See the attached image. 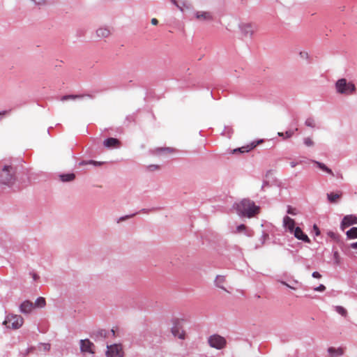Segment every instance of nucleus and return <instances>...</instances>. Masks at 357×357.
Masks as SVG:
<instances>
[{"mask_svg": "<svg viewBox=\"0 0 357 357\" xmlns=\"http://www.w3.org/2000/svg\"><path fill=\"white\" fill-rule=\"evenodd\" d=\"M238 215L252 218L257 215L260 212V207L255 205V202L249 199H243L234 205Z\"/></svg>", "mask_w": 357, "mask_h": 357, "instance_id": "1", "label": "nucleus"}, {"mask_svg": "<svg viewBox=\"0 0 357 357\" xmlns=\"http://www.w3.org/2000/svg\"><path fill=\"white\" fill-rule=\"evenodd\" d=\"M15 171L10 165H5L0 171V182L6 185H11L15 183Z\"/></svg>", "mask_w": 357, "mask_h": 357, "instance_id": "2", "label": "nucleus"}, {"mask_svg": "<svg viewBox=\"0 0 357 357\" xmlns=\"http://www.w3.org/2000/svg\"><path fill=\"white\" fill-rule=\"evenodd\" d=\"M335 87L337 93L341 94L349 95L356 91L355 85L351 82H347L344 78L338 79L335 84Z\"/></svg>", "mask_w": 357, "mask_h": 357, "instance_id": "3", "label": "nucleus"}, {"mask_svg": "<svg viewBox=\"0 0 357 357\" xmlns=\"http://www.w3.org/2000/svg\"><path fill=\"white\" fill-rule=\"evenodd\" d=\"M23 323L24 319L20 315L10 314L6 317L3 324L8 328L17 329L22 326Z\"/></svg>", "mask_w": 357, "mask_h": 357, "instance_id": "4", "label": "nucleus"}, {"mask_svg": "<svg viewBox=\"0 0 357 357\" xmlns=\"http://www.w3.org/2000/svg\"><path fill=\"white\" fill-rule=\"evenodd\" d=\"M106 355L107 357H123L124 352L122 345L120 344H114L107 346Z\"/></svg>", "mask_w": 357, "mask_h": 357, "instance_id": "5", "label": "nucleus"}, {"mask_svg": "<svg viewBox=\"0 0 357 357\" xmlns=\"http://www.w3.org/2000/svg\"><path fill=\"white\" fill-rule=\"evenodd\" d=\"M208 344L211 347L215 348L217 349H221L225 347L226 344L225 339L219 335H211L208 338Z\"/></svg>", "mask_w": 357, "mask_h": 357, "instance_id": "6", "label": "nucleus"}, {"mask_svg": "<svg viewBox=\"0 0 357 357\" xmlns=\"http://www.w3.org/2000/svg\"><path fill=\"white\" fill-rule=\"evenodd\" d=\"M241 29L244 36H252L257 31V27L254 24L245 23L241 24Z\"/></svg>", "mask_w": 357, "mask_h": 357, "instance_id": "7", "label": "nucleus"}, {"mask_svg": "<svg viewBox=\"0 0 357 357\" xmlns=\"http://www.w3.org/2000/svg\"><path fill=\"white\" fill-rule=\"evenodd\" d=\"M195 18L201 22H211L213 20V15L210 11H197Z\"/></svg>", "mask_w": 357, "mask_h": 357, "instance_id": "8", "label": "nucleus"}, {"mask_svg": "<svg viewBox=\"0 0 357 357\" xmlns=\"http://www.w3.org/2000/svg\"><path fill=\"white\" fill-rule=\"evenodd\" d=\"M172 333L174 336L178 337L179 339L185 338V332L183 330V327L180 322L178 321L174 322V326L172 328Z\"/></svg>", "mask_w": 357, "mask_h": 357, "instance_id": "9", "label": "nucleus"}, {"mask_svg": "<svg viewBox=\"0 0 357 357\" xmlns=\"http://www.w3.org/2000/svg\"><path fill=\"white\" fill-rule=\"evenodd\" d=\"M357 224V217L354 215H348L344 217L341 222V228L344 229L345 228Z\"/></svg>", "mask_w": 357, "mask_h": 357, "instance_id": "10", "label": "nucleus"}, {"mask_svg": "<svg viewBox=\"0 0 357 357\" xmlns=\"http://www.w3.org/2000/svg\"><path fill=\"white\" fill-rule=\"evenodd\" d=\"M80 347L82 352H89L93 354L94 351L93 348L94 347L93 344L89 340H82L80 341Z\"/></svg>", "mask_w": 357, "mask_h": 357, "instance_id": "11", "label": "nucleus"}, {"mask_svg": "<svg viewBox=\"0 0 357 357\" xmlns=\"http://www.w3.org/2000/svg\"><path fill=\"white\" fill-rule=\"evenodd\" d=\"M292 233L297 239L301 240L305 243H310V239L305 234L303 233L300 227H295Z\"/></svg>", "mask_w": 357, "mask_h": 357, "instance_id": "12", "label": "nucleus"}, {"mask_svg": "<svg viewBox=\"0 0 357 357\" xmlns=\"http://www.w3.org/2000/svg\"><path fill=\"white\" fill-rule=\"evenodd\" d=\"M283 224L284 227L288 229V230L292 233L294 229H295V221L289 216H285L283 218Z\"/></svg>", "mask_w": 357, "mask_h": 357, "instance_id": "13", "label": "nucleus"}, {"mask_svg": "<svg viewBox=\"0 0 357 357\" xmlns=\"http://www.w3.org/2000/svg\"><path fill=\"white\" fill-rule=\"evenodd\" d=\"M33 309V303L30 301H24L20 305V310L24 313H29Z\"/></svg>", "mask_w": 357, "mask_h": 357, "instance_id": "14", "label": "nucleus"}, {"mask_svg": "<svg viewBox=\"0 0 357 357\" xmlns=\"http://www.w3.org/2000/svg\"><path fill=\"white\" fill-rule=\"evenodd\" d=\"M119 141L117 139L113 137L108 138L104 142V145L109 148L116 147L119 145Z\"/></svg>", "mask_w": 357, "mask_h": 357, "instance_id": "15", "label": "nucleus"}, {"mask_svg": "<svg viewBox=\"0 0 357 357\" xmlns=\"http://www.w3.org/2000/svg\"><path fill=\"white\" fill-rule=\"evenodd\" d=\"M96 33L99 38H107L110 36L111 31L107 28L101 27L96 31Z\"/></svg>", "mask_w": 357, "mask_h": 357, "instance_id": "16", "label": "nucleus"}, {"mask_svg": "<svg viewBox=\"0 0 357 357\" xmlns=\"http://www.w3.org/2000/svg\"><path fill=\"white\" fill-rule=\"evenodd\" d=\"M255 147H256V144H255V142H252V143H251L249 145L242 146V147L238 148L237 149H234V153H236V152L246 153V152H248V151H251Z\"/></svg>", "mask_w": 357, "mask_h": 357, "instance_id": "17", "label": "nucleus"}, {"mask_svg": "<svg viewBox=\"0 0 357 357\" xmlns=\"http://www.w3.org/2000/svg\"><path fill=\"white\" fill-rule=\"evenodd\" d=\"M341 197H342L341 192H336V193L331 192V193L327 194L328 199L331 203L337 202V199H339Z\"/></svg>", "mask_w": 357, "mask_h": 357, "instance_id": "18", "label": "nucleus"}, {"mask_svg": "<svg viewBox=\"0 0 357 357\" xmlns=\"http://www.w3.org/2000/svg\"><path fill=\"white\" fill-rule=\"evenodd\" d=\"M225 281H226V280H225V276H223V275H217V277L215 278V284L217 285V287H218L219 288H221V289H224L225 291H226V289L223 287V284L225 282Z\"/></svg>", "mask_w": 357, "mask_h": 357, "instance_id": "19", "label": "nucleus"}, {"mask_svg": "<svg viewBox=\"0 0 357 357\" xmlns=\"http://www.w3.org/2000/svg\"><path fill=\"white\" fill-rule=\"evenodd\" d=\"M246 232L248 236H252L253 235V231L250 230L248 231L247 227L242 224L236 227V233Z\"/></svg>", "mask_w": 357, "mask_h": 357, "instance_id": "20", "label": "nucleus"}, {"mask_svg": "<svg viewBox=\"0 0 357 357\" xmlns=\"http://www.w3.org/2000/svg\"><path fill=\"white\" fill-rule=\"evenodd\" d=\"M75 175L73 173L60 175V178L63 182L72 181L75 179Z\"/></svg>", "mask_w": 357, "mask_h": 357, "instance_id": "21", "label": "nucleus"}, {"mask_svg": "<svg viewBox=\"0 0 357 357\" xmlns=\"http://www.w3.org/2000/svg\"><path fill=\"white\" fill-rule=\"evenodd\" d=\"M85 96L84 95H66L63 96L61 98V101H66L69 100H76L78 98H82Z\"/></svg>", "mask_w": 357, "mask_h": 357, "instance_id": "22", "label": "nucleus"}, {"mask_svg": "<svg viewBox=\"0 0 357 357\" xmlns=\"http://www.w3.org/2000/svg\"><path fill=\"white\" fill-rule=\"evenodd\" d=\"M347 236L349 238H357V227H352L347 231Z\"/></svg>", "mask_w": 357, "mask_h": 357, "instance_id": "23", "label": "nucleus"}, {"mask_svg": "<svg viewBox=\"0 0 357 357\" xmlns=\"http://www.w3.org/2000/svg\"><path fill=\"white\" fill-rule=\"evenodd\" d=\"M315 163L317 164V167H319L323 171H325L327 173H328V174H331L333 176L334 175L333 172H332V170L331 169H329L328 167H327L324 164L321 163V162H317V161H315Z\"/></svg>", "mask_w": 357, "mask_h": 357, "instance_id": "24", "label": "nucleus"}, {"mask_svg": "<svg viewBox=\"0 0 357 357\" xmlns=\"http://www.w3.org/2000/svg\"><path fill=\"white\" fill-rule=\"evenodd\" d=\"M328 351L331 354H337L339 356L342 355L344 353V351L342 348L335 349L333 347H329Z\"/></svg>", "mask_w": 357, "mask_h": 357, "instance_id": "25", "label": "nucleus"}, {"mask_svg": "<svg viewBox=\"0 0 357 357\" xmlns=\"http://www.w3.org/2000/svg\"><path fill=\"white\" fill-rule=\"evenodd\" d=\"M46 304L45 299L43 297H39L35 302V305L38 307H43Z\"/></svg>", "mask_w": 357, "mask_h": 357, "instance_id": "26", "label": "nucleus"}, {"mask_svg": "<svg viewBox=\"0 0 357 357\" xmlns=\"http://www.w3.org/2000/svg\"><path fill=\"white\" fill-rule=\"evenodd\" d=\"M335 310L338 314H341L342 317H346L347 316V311L342 306H336Z\"/></svg>", "mask_w": 357, "mask_h": 357, "instance_id": "27", "label": "nucleus"}, {"mask_svg": "<svg viewBox=\"0 0 357 357\" xmlns=\"http://www.w3.org/2000/svg\"><path fill=\"white\" fill-rule=\"evenodd\" d=\"M333 258H334V261H335L334 263L335 265L339 266L341 264V262H342L341 257L337 251L334 252Z\"/></svg>", "mask_w": 357, "mask_h": 357, "instance_id": "28", "label": "nucleus"}, {"mask_svg": "<svg viewBox=\"0 0 357 357\" xmlns=\"http://www.w3.org/2000/svg\"><path fill=\"white\" fill-rule=\"evenodd\" d=\"M294 135V131L292 130H289V131H287L285 133H283V132H278V135L280 136V137H284L287 139V138H290L292 135Z\"/></svg>", "mask_w": 357, "mask_h": 357, "instance_id": "29", "label": "nucleus"}, {"mask_svg": "<svg viewBox=\"0 0 357 357\" xmlns=\"http://www.w3.org/2000/svg\"><path fill=\"white\" fill-rule=\"evenodd\" d=\"M305 125L308 127L314 128L315 126L314 121L312 118H309L305 121Z\"/></svg>", "mask_w": 357, "mask_h": 357, "instance_id": "30", "label": "nucleus"}, {"mask_svg": "<svg viewBox=\"0 0 357 357\" xmlns=\"http://www.w3.org/2000/svg\"><path fill=\"white\" fill-rule=\"evenodd\" d=\"M304 143L307 146H312L314 144L313 141L310 137H306L304 139Z\"/></svg>", "mask_w": 357, "mask_h": 357, "instance_id": "31", "label": "nucleus"}, {"mask_svg": "<svg viewBox=\"0 0 357 357\" xmlns=\"http://www.w3.org/2000/svg\"><path fill=\"white\" fill-rule=\"evenodd\" d=\"M287 213L289 214H291V215H295L297 214V211H296V209L294 208H292L291 206H289L288 207V210H287Z\"/></svg>", "mask_w": 357, "mask_h": 357, "instance_id": "32", "label": "nucleus"}, {"mask_svg": "<svg viewBox=\"0 0 357 357\" xmlns=\"http://www.w3.org/2000/svg\"><path fill=\"white\" fill-rule=\"evenodd\" d=\"M326 287L324 284H320L318 287L314 289L317 291H324Z\"/></svg>", "mask_w": 357, "mask_h": 357, "instance_id": "33", "label": "nucleus"}, {"mask_svg": "<svg viewBox=\"0 0 357 357\" xmlns=\"http://www.w3.org/2000/svg\"><path fill=\"white\" fill-rule=\"evenodd\" d=\"M148 169L150 171H154V170L158 169H159V166L158 165H149L148 167Z\"/></svg>", "mask_w": 357, "mask_h": 357, "instance_id": "34", "label": "nucleus"}, {"mask_svg": "<svg viewBox=\"0 0 357 357\" xmlns=\"http://www.w3.org/2000/svg\"><path fill=\"white\" fill-rule=\"evenodd\" d=\"M312 277L314 278H321V275L319 272L315 271L312 273Z\"/></svg>", "mask_w": 357, "mask_h": 357, "instance_id": "35", "label": "nucleus"}, {"mask_svg": "<svg viewBox=\"0 0 357 357\" xmlns=\"http://www.w3.org/2000/svg\"><path fill=\"white\" fill-rule=\"evenodd\" d=\"M134 215H135V214H132V215H130V216L121 217V218H120L119 219L118 222H121V221H123V220H126V219H127V218H132V217H133Z\"/></svg>", "mask_w": 357, "mask_h": 357, "instance_id": "36", "label": "nucleus"}, {"mask_svg": "<svg viewBox=\"0 0 357 357\" xmlns=\"http://www.w3.org/2000/svg\"><path fill=\"white\" fill-rule=\"evenodd\" d=\"M32 1L38 5H42V4L45 3V0H32Z\"/></svg>", "mask_w": 357, "mask_h": 357, "instance_id": "37", "label": "nucleus"}, {"mask_svg": "<svg viewBox=\"0 0 357 357\" xmlns=\"http://www.w3.org/2000/svg\"><path fill=\"white\" fill-rule=\"evenodd\" d=\"M151 24L153 25H157L158 24V20L156 18H153L151 20Z\"/></svg>", "mask_w": 357, "mask_h": 357, "instance_id": "38", "label": "nucleus"}, {"mask_svg": "<svg viewBox=\"0 0 357 357\" xmlns=\"http://www.w3.org/2000/svg\"><path fill=\"white\" fill-rule=\"evenodd\" d=\"M313 227H314V229L316 231V234L319 235V228L317 227V226L316 225H314Z\"/></svg>", "mask_w": 357, "mask_h": 357, "instance_id": "39", "label": "nucleus"}, {"mask_svg": "<svg viewBox=\"0 0 357 357\" xmlns=\"http://www.w3.org/2000/svg\"><path fill=\"white\" fill-rule=\"evenodd\" d=\"M282 284L287 286V287L289 288H291V289H295V288L292 287L291 286H290L289 284H287V282H282Z\"/></svg>", "mask_w": 357, "mask_h": 357, "instance_id": "40", "label": "nucleus"}, {"mask_svg": "<svg viewBox=\"0 0 357 357\" xmlns=\"http://www.w3.org/2000/svg\"><path fill=\"white\" fill-rule=\"evenodd\" d=\"M351 248L353 249H357V242L351 244Z\"/></svg>", "mask_w": 357, "mask_h": 357, "instance_id": "41", "label": "nucleus"}, {"mask_svg": "<svg viewBox=\"0 0 357 357\" xmlns=\"http://www.w3.org/2000/svg\"><path fill=\"white\" fill-rule=\"evenodd\" d=\"M99 333L101 336L106 337V332L105 331H100Z\"/></svg>", "mask_w": 357, "mask_h": 357, "instance_id": "42", "label": "nucleus"}, {"mask_svg": "<svg viewBox=\"0 0 357 357\" xmlns=\"http://www.w3.org/2000/svg\"><path fill=\"white\" fill-rule=\"evenodd\" d=\"M8 113L7 111H3L2 112H0V116H4Z\"/></svg>", "mask_w": 357, "mask_h": 357, "instance_id": "43", "label": "nucleus"}, {"mask_svg": "<svg viewBox=\"0 0 357 357\" xmlns=\"http://www.w3.org/2000/svg\"><path fill=\"white\" fill-rule=\"evenodd\" d=\"M296 166V162H291V167H294Z\"/></svg>", "mask_w": 357, "mask_h": 357, "instance_id": "44", "label": "nucleus"}, {"mask_svg": "<svg viewBox=\"0 0 357 357\" xmlns=\"http://www.w3.org/2000/svg\"><path fill=\"white\" fill-rule=\"evenodd\" d=\"M90 163H93L94 165H96V164L100 165L101 164L100 162H95V161H91V162H90Z\"/></svg>", "mask_w": 357, "mask_h": 357, "instance_id": "45", "label": "nucleus"}, {"mask_svg": "<svg viewBox=\"0 0 357 357\" xmlns=\"http://www.w3.org/2000/svg\"><path fill=\"white\" fill-rule=\"evenodd\" d=\"M50 346L49 344H47V345H45V349H50Z\"/></svg>", "mask_w": 357, "mask_h": 357, "instance_id": "46", "label": "nucleus"}, {"mask_svg": "<svg viewBox=\"0 0 357 357\" xmlns=\"http://www.w3.org/2000/svg\"><path fill=\"white\" fill-rule=\"evenodd\" d=\"M111 331L113 333V335H115L114 330V329H112V331Z\"/></svg>", "mask_w": 357, "mask_h": 357, "instance_id": "47", "label": "nucleus"}]
</instances>
